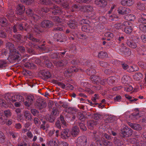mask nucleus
Here are the masks:
<instances>
[{
	"label": "nucleus",
	"instance_id": "nucleus-1",
	"mask_svg": "<svg viewBox=\"0 0 146 146\" xmlns=\"http://www.w3.org/2000/svg\"><path fill=\"white\" fill-rule=\"evenodd\" d=\"M132 133V130L130 128L125 126L121 129L120 135L121 137L124 138L131 136Z\"/></svg>",
	"mask_w": 146,
	"mask_h": 146
},
{
	"label": "nucleus",
	"instance_id": "nucleus-2",
	"mask_svg": "<svg viewBox=\"0 0 146 146\" xmlns=\"http://www.w3.org/2000/svg\"><path fill=\"white\" fill-rule=\"evenodd\" d=\"M13 52L9 55L8 60L11 63H13L16 61H19L21 60V55L17 52Z\"/></svg>",
	"mask_w": 146,
	"mask_h": 146
},
{
	"label": "nucleus",
	"instance_id": "nucleus-3",
	"mask_svg": "<svg viewBox=\"0 0 146 146\" xmlns=\"http://www.w3.org/2000/svg\"><path fill=\"white\" fill-rule=\"evenodd\" d=\"M26 13L27 15L30 18V19L34 21H37L40 18V17L38 15L34 14L33 11L29 8H28L27 9Z\"/></svg>",
	"mask_w": 146,
	"mask_h": 146
},
{
	"label": "nucleus",
	"instance_id": "nucleus-4",
	"mask_svg": "<svg viewBox=\"0 0 146 146\" xmlns=\"http://www.w3.org/2000/svg\"><path fill=\"white\" fill-rule=\"evenodd\" d=\"M5 99L9 103L11 104L17 101V95H13L12 94H7L5 96Z\"/></svg>",
	"mask_w": 146,
	"mask_h": 146
},
{
	"label": "nucleus",
	"instance_id": "nucleus-5",
	"mask_svg": "<svg viewBox=\"0 0 146 146\" xmlns=\"http://www.w3.org/2000/svg\"><path fill=\"white\" fill-rule=\"evenodd\" d=\"M132 24L128 21H125L123 23V28L125 32L126 33H130L132 31Z\"/></svg>",
	"mask_w": 146,
	"mask_h": 146
},
{
	"label": "nucleus",
	"instance_id": "nucleus-6",
	"mask_svg": "<svg viewBox=\"0 0 146 146\" xmlns=\"http://www.w3.org/2000/svg\"><path fill=\"white\" fill-rule=\"evenodd\" d=\"M87 143V139L84 137L82 136L78 138L76 141V146H85Z\"/></svg>",
	"mask_w": 146,
	"mask_h": 146
},
{
	"label": "nucleus",
	"instance_id": "nucleus-7",
	"mask_svg": "<svg viewBox=\"0 0 146 146\" xmlns=\"http://www.w3.org/2000/svg\"><path fill=\"white\" fill-rule=\"evenodd\" d=\"M27 101L24 102V105L26 106L29 107L33 103L35 98L33 96L30 95L27 96Z\"/></svg>",
	"mask_w": 146,
	"mask_h": 146
},
{
	"label": "nucleus",
	"instance_id": "nucleus-8",
	"mask_svg": "<svg viewBox=\"0 0 146 146\" xmlns=\"http://www.w3.org/2000/svg\"><path fill=\"white\" fill-rule=\"evenodd\" d=\"M70 136V133L68 129H64L61 132V137L63 139H68Z\"/></svg>",
	"mask_w": 146,
	"mask_h": 146
},
{
	"label": "nucleus",
	"instance_id": "nucleus-9",
	"mask_svg": "<svg viewBox=\"0 0 146 146\" xmlns=\"http://www.w3.org/2000/svg\"><path fill=\"white\" fill-rule=\"evenodd\" d=\"M53 19L55 21H56L59 23L60 22V23L58 25V27L55 28L54 30L59 31L63 30L64 27H62V26L61 25L62 20L60 19L58 16H55L54 17Z\"/></svg>",
	"mask_w": 146,
	"mask_h": 146
},
{
	"label": "nucleus",
	"instance_id": "nucleus-10",
	"mask_svg": "<svg viewBox=\"0 0 146 146\" xmlns=\"http://www.w3.org/2000/svg\"><path fill=\"white\" fill-rule=\"evenodd\" d=\"M117 11L119 14L123 15L130 13L131 10L128 8L121 7L118 9Z\"/></svg>",
	"mask_w": 146,
	"mask_h": 146
},
{
	"label": "nucleus",
	"instance_id": "nucleus-11",
	"mask_svg": "<svg viewBox=\"0 0 146 146\" xmlns=\"http://www.w3.org/2000/svg\"><path fill=\"white\" fill-rule=\"evenodd\" d=\"M100 122V121L99 120H89L87 122V125L89 129H93L94 126L99 123Z\"/></svg>",
	"mask_w": 146,
	"mask_h": 146
},
{
	"label": "nucleus",
	"instance_id": "nucleus-12",
	"mask_svg": "<svg viewBox=\"0 0 146 146\" xmlns=\"http://www.w3.org/2000/svg\"><path fill=\"white\" fill-rule=\"evenodd\" d=\"M79 132V128L76 126H74L72 127L70 133L73 137H76L78 135Z\"/></svg>",
	"mask_w": 146,
	"mask_h": 146
},
{
	"label": "nucleus",
	"instance_id": "nucleus-13",
	"mask_svg": "<svg viewBox=\"0 0 146 146\" xmlns=\"http://www.w3.org/2000/svg\"><path fill=\"white\" fill-rule=\"evenodd\" d=\"M54 63L57 67L62 66L66 65L68 63L67 60H63L59 61H54Z\"/></svg>",
	"mask_w": 146,
	"mask_h": 146
},
{
	"label": "nucleus",
	"instance_id": "nucleus-14",
	"mask_svg": "<svg viewBox=\"0 0 146 146\" xmlns=\"http://www.w3.org/2000/svg\"><path fill=\"white\" fill-rule=\"evenodd\" d=\"M25 8L22 4H20L17 7L16 10V13L17 14L21 15L24 12Z\"/></svg>",
	"mask_w": 146,
	"mask_h": 146
},
{
	"label": "nucleus",
	"instance_id": "nucleus-15",
	"mask_svg": "<svg viewBox=\"0 0 146 146\" xmlns=\"http://www.w3.org/2000/svg\"><path fill=\"white\" fill-rule=\"evenodd\" d=\"M40 73L42 75L43 79H46L50 78L51 75L50 72L46 70H42L40 71Z\"/></svg>",
	"mask_w": 146,
	"mask_h": 146
},
{
	"label": "nucleus",
	"instance_id": "nucleus-16",
	"mask_svg": "<svg viewBox=\"0 0 146 146\" xmlns=\"http://www.w3.org/2000/svg\"><path fill=\"white\" fill-rule=\"evenodd\" d=\"M41 25L43 27L49 28L52 27L53 24L52 22L48 20H44L42 22Z\"/></svg>",
	"mask_w": 146,
	"mask_h": 146
},
{
	"label": "nucleus",
	"instance_id": "nucleus-17",
	"mask_svg": "<svg viewBox=\"0 0 146 146\" xmlns=\"http://www.w3.org/2000/svg\"><path fill=\"white\" fill-rule=\"evenodd\" d=\"M129 125L133 129L137 131H140L142 129V127L141 125L137 123H128Z\"/></svg>",
	"mask_w": 146,
	"mask_h": 146
},
{
	"label": "nucleus",
	"instance_id": "nucleus-18",
	"mask_svg": "<svg viewBox=\"0 0 146 146\" xmlns=\"http://www.w3.org/2000/svg\"><path fill=\"white\" fill-rule=\"evenodd\" d=\"M23 115L26 121H31L32 120V115L28 111H26L24 113Z\"/></svg>",
	"mask_w": 146,
	"mask_h": 146
},
{
	"label": "nucleus",
	"instance_id": "nucleus-19",
	"mask_svg": "<svg viewBox=\"0 0 146 146\" xmlns=\"http://www.w3.org/2000/svg\"><path fill=\"white\" fill-rule=\"evenodd\" d=\"M134 3L133 0H122L121 3L124 6H130L132 5Z\"/></svg>",
	"mask_w": 146,
	"mask_h": 146
},
{
	"label": "nucleus",
	"instance_id": "nucleus-20",
	"mask_svg": "<svg viewBox=\"0 0 146 146\" xmlns=\"http://www.w3.org/2000/svg\"><path fill=\"white\" fill-rule=\"evenodd\" d=\"M90 79L92 82L94 84H98L100 81V78L99 77L96 76H92L90 77Z\"/></svg>",
	"mask_w": 146,
	"mask_h": 146
},
{
	"label": "nucleus",
	"instance_id": "nucleus-21",
	"mask_svg": "<svg viewBox=\"0 0 146 146\" xmlns=\"http://www.w3.org/2000/svg\"><path fill=\"white\" fill-rule=\"evenodd\" d=\"M136 7L139 10L143 11L145 9V5L144 4L138 2L136 3Z\"/></svg>",
	"mask_w": 146,
	"mask_h": 146
},
{
	"label": "nucleus",
	"instance_id": "nucleus-22",
	"mask_svg": "<svg viewBox=\"0 0 146 146\" xmlns=\"http://www.w3.org/2000/svg\"><path fill=\"white\" fill-rule=\"evenodd\" d=\"M50 127V125L48 123V122L45 121H42V124L40 126V128L44 130L46 128H48Z\"/></svg>",
	"mask_w": 146,
	"mask_h": 146
},
{
	"label": "nucleus",
	"instance_id": "nucleus-23",
	"mask_svg": "<svg viewBox=\"0 0 146 146\" xmlns=\"http://www.w3.org/2000/svg\"><path fill=\"white\" fill-rule=\"evenodd\" d=\"M90 27L88 25L86 24L82 26V30L83 31L86 33H92V31H90Z\"/></svg>",
	"mask_w": 146,
	"mask_h": 146
},
{
	"label": "nucleus",
	"instance_id": "nucleus-24",
	"mask_svg": "<svg viewBox=\"0 0 146 146\" xmlns=\"http://www.w3.org/2000/svg\"><path fill=\"white\" fill-rule=\"evenodd\" d=\"M34 28L32 30V31L35 33L36 34H39L41 32L40 30V27L37 24H35L33 26Z\"/></svg>",
	"mask_w": 146,
	"mask_h": 146
},
{
	"label": "nucleus",
	"instance_id": "nucleus-25",
	"mask_svg": "<svg viewBox=\"0 0 146 146\" xmlns=\"http://www.w3.org/2000/svg\"><path fill=\"white\" fill-rule=\"evenodd\" d=\"M108 54L107 52L104 51H100L98 53V57L99 58H104L107 57Z\"/></svg>",
	"mask_w": 146,
	"mask_h": 146
},
{
	"label": "nucleus",
	"instance_id": "nucleus-26",
	"mask_svg": "<svg viewBox=\"0 0 146 146\" xmlns=\"http://www.w3.org/2000/svg\"><path fill=\"white\" fill-rule=\"evenodd\" d=\"M6 47L8 48L10 50V52H11L12 51H16L15 49L14 48V45L11 43L8 42L6 44Z\"/></svg>",
	"mask_w": 146,
	"mask_h": 146
},
{
	"label": "nucleus",
	"instance_id": "nucleus-27",
	"mask_svg": "<svg viewBox=\"0 0 146 146\" xmlns=\"http://www.w3.org/2000/svg\"><path fill=\"white\" fill-rule=\"evenodd\" d=\"M127 43L130 47L132 48H135L137 46V45L136 43L131 40H127Z\"/></svg>",
	"mask_w": 146,
	"mask_h": 146
},
{
	"label": "nucleus",
	"instance_id": "nucleus-28",
	"mask_svg": "<svg viewBox=\"0 0 146 146\" xmlns=\"http://www.w3.org/2000/svg\"><path fill=\"white\" fill-rule=\"evenodd\" d=\"M139 21L142 23H146V15L143 14H141Z\"/></svg>",
	"mask_w": 146,
	"mask_h": 146
},
{
	"label": "nucleus",
	"instance_id": "nucleus-29",
	"mask_svg": "<svg viewBox=\"0 0 146 146\" xmlns=\"http://www.w3.org/2000/svg\"><path fill=\"white\" fill-rule=\"evenodd\" d=\"M130 77L128 76L124 75L122 78V82L124 84H127L130 80Z\"/></svg>",
	"mask_w": 146,
	"mask_h": 146
},
{
	"label": "nucleus",
	"instance_id": "nucleus-30",
	"mask_svg": "<svg viewBox=\"0 0 146 146\" xmlns=\"http://www.w3.org/2000/svg\"><path fill=\"white\" fill-rule=\"evenodd\" d=\"M134 78L136 80L139 81L142 79L143 77L142 74L140 72L136 73L133 76Z\"/></svg>",
	"mask_w": 146,
	"mask_h": 146
},
{
	"label": "nucleus",
	"instance_id": "nucleus-31",
	"mask_svg": "<svg viewBox=\"0 0 146 146\" xmlns=\"http://www.w3.org/2000/svg\"><path fill=\"white\" fill-rule=\"evenodd\" d=\"M101 141H102L104 145L105 146H111L112 143L108 140H105L104 138H102Z\"/></svg>",
	"mask_w": 146,
	"mask_h": 146
},
{
	"label": "nucleus",
	"instance_id": "nucleus-32",
	"mask_svg": "<svg viewBox=\"0 0 146 146\" xmlns=\"http://www.w3.org/2000/svg\"><path fill=\"white\" fill-rule=\"evenodd\" d=\"M24 66L25 67L29 69H33L35 68V66L33 63L27 62L25 63Z\"/></svg>",
	"mask_w": 146,
	"mask_h": 146
},
{
	"label": "nucleus",
	"instance_id": "nucleus-33",
	"mask_svg": "<svg viewBox=\"0 0 146 146\" xmlns=\"http://www.w3.org/2000/svg\"><path fill=\"white\" fill-rule=\"evenodd\" d=\"M125 19L130 21L134 20L135 18V15L132 14H127L125 17Z\"/></svg>",
	"mask_w": 146,
	"mask_h": 146
},
{
	"label": "nucleus",
	"instance_id": "nucleus-34",
	"mask_svg": "<svg viewBox=\"0 0 146 146\" xmlns=\"http://www.w3.org/2000/svg\"><path fill=\"white\" fill-rule=\"evenodd\" d=\"M115 77L114 76H112L108 78L107 79V82L109 85H111L115 82L114 79Z\"/></svg>",
	"mask_w": 146,
	"mask_h": 146
},
{
	"label": "nucleus",
	"instance_id": "nucleus-35",
	"mask_svg": "<svg viewBox=\"0 0 146 146\" xmlns=\"http://www.w3.org/2000/svg\"><path fill=\"white\" fill-rule=\"evenodd\" d=\"M96 20H97L98 22H99V23H105L106 21V19L105 17L103 16H102L99 18H96Z\"/></svg>",
	"mask_w": 146,
	"mask_h": 146
},
{
	"label": "nucleus",
	"instance_id": "nucleus-36",
	"mask_svg": "<svg viewBox=\"0 0 146 146\" xmlns=\"http://www.w3.org/2000/svg\"><path fill=\"white\" fill-rule=\"evenodd\" d=\"M77 117L79 120H82V121H84L85 119L84 113L81 112H79L78 113Z\"/></svg>",
	"mask_w": 146,
	"mask_h": 146
},
{
	"label": "nucleus",
	"instance_id": "nucleus-37",
	"mask_svg": "<svg viewBox=\"0 0 146 146\" xmlns=\"http://www.w3.org/2000/svg\"><path fill=\"white\" fill-rule=\"evenodd\" d=\"M64 110L68 113L73 114L75 111V109L72 107H68L65 109Z\"/></svg>",
	"mask_w": 146,
	"mask_h": 146
},
{
	"label": "nucleus",
	"instance_id": "nucleus-38",
	"mask_svg": "<svg viewBox=\"0 0 146 146\" xmlns=\"http://www.w3.org/2000/svg\"><path fill=\"white\" fill-rule=\"evenodd\" d=\"M114 142L115 146H124L122 142L115 138H114Z\"/></svg>",
	"mask_w": 146,
	"mask_h": 146
},
{
	"label": "nucleus",
	"instance_id": "nucleus-39",
	"mask_svg": "<svg viewBox=\"0 0 146 146\" xmlns=\"http://www.w3.org/2000/svg\"><path fill=\"white\" fill-rule=\"evenodd\" d=\"M78 125H79L80 129L83 131H85L86 130V127L84 124V122L82 121V122H79Z\"/></svg>",
	"mask_w": 146,
	"mask_h": 146
},
{
	"label": "nucleus",
	"instance_id": "nucleus-40",
	"mask_svg": "<svg viewBox=\"0 0 146 146\" xmlns=\"http://www.w3.org/2000/svg\"><path fill=\"white\" fill-rule=\"evenodd\" d=\"M68 25L69 27L71 29H74L76 27V23L73 21H70L69 22Z\"/></svg>",
	"mask_w": 146,
	"mask_h": 146
},
{
	"label": "nucleus",
	"instance_id": "nucleus-41",
	"mask_svg": "<svg viewBox=\"0 0 146 146\" xmlns=\"http://www.w3.org/2000/svg\"><path fill=\"white\" fill-rule=\"evenodd\" d=\"M79 70L77 68L75 67L71 66L68 70H67V72L68 73H70L72 72H76Z\"/></svg>",
	"mask_w": 146,
	"mask_h": 146
},
{
	"label": "nucleus",
	"instance_id": "nucleus-42",
	"mask_svg": "<svg viewBox=\"0 0 146 146\" xmlns=\"http://www.w3.org/2000/svg\"><path fill=\"white\" fill-rule=\"evenodd\" d=\"M113 121V117L112 116H108L105 120V122L107 123H111Z\"/></svg>",
	"mask_w": 146,
	"mask_h": 146
},
{
	"label": "nucleus",
	"instance_id": "nucleus-43",
	"mask_svg": "<svg viewBox=\"0 0 146 146\" xmlns=\"http://www.w3.org/2000/svg\"><path fill=\"white\" fill-rule=\"evenodd\" d=\"M47 143L49 146H58V145L56 141L53 139L50 140Z\"/></svg>",
	"mask_w": 146,
	"mask_h": 146
},
{
	"label": "nucleus",
	"instance_id": "nucleus-44",
	"mask_svg": "<svg viewBox=\"0 0 146 146\" xmlns=\"http://www.w3.org/2000/svg\"><path fill=\"white\" fill-rule=\"evenodd\" d=\"M139 113H132L129 116V118L130 119L132 120H135L137 119L138 116V115H139Z\"/></svg>",
	"mask_w": 146,
	"mask_h": 146
},
{
	"label": "nucleus",
	"instance_id": "nucleus-45",
	"mask_svg": "<svg viewBox=\"0 0 146 146\" xmlns=\"http://www.w3.org/2000/svg\"><path fill=\"white\" fill-rule=\"evenodd\" d=\"M37 106L39 109H42L46 106L45 102L43 101L39 102Z\"/></svg>",
	"mask_w": 146,
	"mask_h": 146
},
{
	"label": "nucleus",
	"instance_id": "nucleus-46",
	"mask_svg": "<svg viewBox=\"0 0 146 146\" xmlns=\"http://www.w3.org/2000/svg\"><path fill=\"white\" fill-rule=\"evenodd\" d=\"M123 23H118L115 24L114 26V27L117 29H121L123 28Z\"/></svg>",
	"mask_w": 146,
	"mask_h": 146
},
{
	"label": "nucleus",
	"instance_id": "nucleus-47",
	"mask_svg": "<svg viewBox=\"0 0 146 146\" xmlns=\"http://www.w3.org/2000/svg\"><path fill=\"white\" fill-rule=\"evenodd\" d=\"M83 8L84 9H85V11H86L88 12H92L93 10V8L92 7L89 5L85 6Z\"/></svg>",
	"mask_w": 146,
	"mask_h": 146
},
{
	"label": "nucleus",
	"instance_id": "nucleus-48",
	"mask_svg": "<svg viewBox=\"0 0 146 146\" xmlns=\"http://www.w3.org/2000/svg\"><path fill=\"white\" fill-rule=\"evenodd\" d=\"M57 8H58L57 6H56L54 7V8L55 9L52 11V13L53 14L55 15L58 14H59L60 13H62V11L60 9L58 8L57 9H56Z\"/></svg>",
	"mask_w": 146,
	"mask_h": 146
},
{
	"label": "nucleus",
	"instance_id": "nucleus-49",
	"mask_svg": "<svg viewBox=\"0 0 146 146\" xmlns=\"http://www.w3.org/2000/svg\"><path fill=\"white\" fill-rule=\"evenodd\" d=\"M139 28L141 31L146 33V25L143 24H140L139 26Z\"/></svg>",
	"mask_w": 146,
	"mask_h": 146
},
{
	"label": "nucleus",
	"instance_id": "nucleus-50",
	"mask_svg": "<svg viewBox=\"0 0 146 146\" xmlns=\"http://www.w3.org/2000/svg\"><path fill=\"white\" fill-rule=\"evenodd\" d=\"M40 3L44 5H50L51 3V1L49 0H40Z\"/></svg>",
	"mask_w": 146,
	"mask_h": 146
},
{
	"label": "nucleus",
	"instance_id": "nucleus-51",
	"mask_svg": "<svg viewBox=\"0 0 146 146\" xmlns=\"http://www.w3.org/2000/svg\"><path fill=\"white\" fill-rule=\"evenodd\" d=\"M21 1L22 3L27 5H30L34 2V0H21Z\"/></svg>",
	"mask_w": 146,
	"mask_h": 146
},
{
	"label": "nucleus",
	"instance_id": "nucleus-52",
	"mask_svg": "<svg viewBox=\"0 0 146 146\" xmlns=\"http://www.w3.org/2000/svg\"><path fill=\"white\" fill-rule=\"evenodd\" d=\"M7 66V62L5 60L0 61V68H5Z\"/></svg>",
	"mask_w": 146,
	"mask_h": 146
},
{
	"label": "nucleus",
	"instance_id": "nucleus-53",
	"mask_svg": "<svg viewBox=\"0 0 146 146\" xmlns=\"http://www.w3.org/2000/svg\"><path fill=\"white\" fill-rule=\"evenodd\" d=\"M101 117V115L98 114H95L92 116V117L95 120L99 121V119H100Z\"/></svg>",
	"mask_w": 146,
	"mask_h": 146
},
{
	"label": "nucleus",
	"instance_id": "nucleus-54",
	"mask_svg": "<svg viewBox=\"0 0 146 146\" xmlns=\"http://www.w3.org/2000/svg\"><path fill=\"white\" fill-rule=\"evenodd\" d=\"M44 62L46 65V66L48 68H50L52 66V63L48 60V59H46L44 60Z\"/></svg>",
	"mask_w": 146,
	"mask_h": 146
},
{
	"label": "nucleus",
	"instance_id": "nucleus-55",
	"mask_svg": "<svg viewBox=\"0 0 146 146\" xmlns=\"http://www.w3.org/2000/svg\"><path fill=\"white\" fill-rule=\"evenodd\" d=\"M133 89V88L131 86H126L124 87V90L127 92H129Z\"/></svg>",
	"mask_w": 146,
	"mask_h": 146
},
{
	"label": "nucleus",
	"instance_id": "nucleus-56",
	"mask_svg": "<svg viewBox=\"0 0 146 146\" xmlns=\"http://www.w3.org/2000/svg\"><path fill=\"white\" fill-rule=\"evenodd\" d=\"M4 115L6 117H9L11 116V113L10 110H7L4 111Z\"/></svg>",
	"mask_w": 146,
	"mask_h": 146
},
{
	"label": "nucleus",
	"instance_id": "nucleus-57",
	"mask_svg": "<svg viewBox=\"0 0 146 146\" xmlns=\"http://www.w3.org/2000/svg\"><path fill=\"white\" fill-rule=\"evenodd\" d=\"M125 56H128L131 54V52L130 49L128 48H126L123 54Z\"/></svg>",
	"mask_w": 146,
	"mask_h": 146
},
{
	"label": "nucleus",
	"instance_id": "nucleus-58",
	"mask_svg": "<svg viewBox=\"0 0 146 146\" xmlns=\"http://www.w3.org/2000/svg\"><path fill=\"white\" fill-rule=\"evenodd\" d=\"M99 64L100 66L104 68L106 67L109 66V64L107 62L103 61L100 62Z\"/></svg>",
	"mask_w": 146,
	"mask_h": 146
},
{
	"label": "nucleus",
	"instance_id": "nucleus-59",
	"mask_svg": "<svg viewBox=\"0 0 146 146\" xmlns=\"http://www.w3.org/2000/svg\"><path fill=\"white\" fill-rule=\"evenodd\" d=\"M6 19L5 18L3 17L0 18V23L1 24H3L2 25L3 26H4L6 25Z\"/></svg>",
	"mask_w": 146,
	"mask_h": 146
},
{
	"label": "nucleus",
	"instance_id": "nucleus-60",
	"mask_svg": "<svg viewBox=\"0 0 146 146\" xmlns=\"http://www.w3.org/2000/svg\"><path fill=\"white\" fill-rule=\"evenodd\" d=\"M86 65L88 66H90L91 68H93L95 67V65L94 64L92 63L91 62L90 60H88L86 62Z\"/></svg>",
	"mask_w": 146,
	"mask_h": 146
},
{
	"label": "nucleus",
	"instance_id": "nucleus-61",
	"mask_svg": "<svg viewBox=\"0 0 146 146\" xmlns=\"http://www.w3.org/2000/svg\"><path fill=\"white\" fill-rule=\"evenodd\" d=\"M31 112L33 115L35 116L38 115L39 113L38 111L35 109H31Z\"/></svg>",
	"mask_w": 146,
	"mask_h": 146
},
{
	"label": "nucleus",
	"instance_id": "nucleus-62",
	"mask_svg": "<svg viewBox=\"0 0 146 146\" xmlns=\"http://www.w3.org/2000/svg\"><path fill=\"white\" fill-rule=\"evenodd\" d=\"M121 63L122 67L124 70H126L129 68L128 65L125 63H123L121 62H119Z\"/></svg>",
	"mask_w": 146,
	"mask_h": 146
},
{
	"label": "nucleus",
	"instance_id": "nucleus-63",
	"mask_svg": "<svg viewBox=\"0 0 146 146\" xmlns=\"http://www.w3.org/2000/svg\"><path fill=\"white\" fill-rule=\"evenodd\" d=\"M60 120L61 123L64 125H66V122L64 120V117L62 115H60Z\"/></svg>",
	"mask_w": 146,
	"mask_h": 146
},
{
	"label": "nucleus",
	"instance_id": "nucleus-64",
	"mask_svg": "<svg viewBox=\"0 0 146 146\" xmlns=\"http://www.w3.org/2000/svg\"><path fill=\"white\" fill-rule=\"evenodd\" d=\"M0 105L2 107H6V105L5 101L2 99H0Z\"/></svg>",
	"mask_w": 146,
	"mask_h": 146
}]
</instances>
